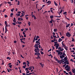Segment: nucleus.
<instances>
[{
  "instance_id": "1",
  "label": "nucleus",
  "mask_w": 75,
  "mask_h": 75,
  "mask_svg": "<svg viewBox=\"0 0 75 75\" xmlns=\"http://www.w3.org/2000/svg\"><path fill=\"white\" fill-rule=\"evenodd\" d=\"M65 68L66 69V71L68 72L70 71V67L69 66V65H67L65 67Z\"/></svg>"
},
{
  "instance_id": "2",
  "label": "nucleus",
  "mask_w": 75,
  "mask_h": 75,
  "mask_svg": "<svg viewBox=\"0 0 75 75\" xmlns=\"http://www.w3.org/2000/svg\"><path fill=\"white\" fill-rule=\"evenodd\" d=\"M56 51L57 52H58V55H61L62 54V52H61V51H59L58 50H56Z\"/></svg>"
},
{
  "instance_id": "3",
  "label": "nucleus",
  "mask_w": 75,
  "mask_h": 75,
  "mask_svg": "<svg viewBox=\"0 0 75 75\" xmlns=\"http://www.w3.org/2000/svg\"><path fill=\"white\" fill-rule=\"evenodd\" d=\"M34 47L35 48H38L39 47V48H41V45L39 44H35Z\"/></svg>"
},
{
  "instance_id": "4",
  "label": "nucleus",
  "mask_w": 75,
  "mask_h": 75,
  "mask_svg": "<svg viewBox=\"0 0 75 75\" xmlns=\"http://www.w3.org/2000/svg\"><path fill=\"white\" fill-rule=\"evenodd\" d=\"M57 63H59V64H61V63L62 62H64V61L63 60V59L60 60H58L57 61Z\"/></svg>"
},
{
  "instance_id": "5",
  "label": "nucleus",
  "mask_w": 75,
  "mask_h": 75,
  "mask_svg": "<svg viewBox=\"0 0 75 75\" xmlns=\"http://www.w3.org/2000/svg\"><path fill=\"white\" fill-rule=\"evenodd\" d=\"M71 35L70 34L69 32L66 33V36H67V37H69L71 36Z\"/></svg>"
},
{
  "instance_id": "6",
  "label": "nucleus",
  "mask_w": 75,
  "mask_h": 75,
  "mask_svg": "<svg viewBox=\"0 0 75 75\" xmlns=\"http://www.w3.org/2000/svg\"><path fill=\"white\" fill-rule=\"evenodd\" d=\"M46 3L48 4L47 5H50V4H51V1H48Z\"/></svg>"
},
{
  "instance_id": "7",
  "label": "nucleus",
  "mask_w": 75,
  "mask_h": 75,
  "mask_svg": "<svg viewBox=\"0 0 75 75\" xmlns=\"http://www.w3.org/2000/svg\"><path fill=\"white\" fill-rule=\"evenodd\" d=\"M59 57L61 59H62V58H64L65 57V56L63 55H60L59 56Z\"/></svg>"
},
{
  "instance_id": "8",
  "label": "nucleus",
  "mask_w": 75,
  "mask_h": 75,
  "mask_svg": "<svg viewBox=\"0 0 75 75\" xmlns=\"http://www.w3.org/2000/svg\"><path fill=\"white\" fill-rule=\"evenodd\" d=\"M5 24L6 25L5 27H8V25H7V21H5Z\"/></svg>"
},
{
  "instance_id": "9",
  "label": "nucleus",
  "mask_w": 75,
  "mask_h": 75,
  "mask_svg": "<svg viewBox=\"0 0 75 75\" xmlns=\"http://www.w3.org/2000/svg\"><path fill=\"white\" fill-rule=\"evenodd\" d=\"M64 63L67 64H69V62L68 60H66L65 62H64Z\"/></svg>"
},
{
  "instance_id": "10",
  "label": "nucleus",
  "mask_w": 75,
  "mask_h": 75,
  "mask_svg": "<svg viewBox=\"0 0 75 75\" xmlns=\"http://www.w3.org/2000/svg\"><path fill=\"white\" fill-rule=\"evenodd\" d=\"M5 33H7V31H8V30H7V27H5Z\"/></svg>"
},
{
  "instance_id": "11",
  "label": "nucleus",
  "mask_w": 75,
  "mask_h": 75,
  "mask_svg": "<svg viewBox=\"0 0 75 75\" xmlns=\"http://www.w3.org/2000/svg\"><path fill=\"white\" fill-rule=\"evenodd\" d=\"M52 9H53V8H50V11L51 13H52V14H54V12H53L52 10Z\"/></svg>"
},
{
  "instance_id": "12",
  "label": "nucleus",
  "mask_w": 75,
  "mask_h": 75,
  "mask_svg": "<svg viewBox=\"0 0 75 75\" xmlns=\"http://www.w3.org/2000/svg\"><path fill=\"white\" fill-rule=\"evenodd\" d=\"M64 49H65V50H66V51H67V50H68V47H66V46H65L64 47H63Z\"/></svg>"
},
{
  "instance_id": "13",
  "label": "nucleus",
  "mask_w": 75,
  "mask_h": 75,
  "mask_svg": "<svg viewBox=\"0 0 75 75\" xmlns=\"http://www.w3.org/2000/svg\"><path fill=\"white\" fill-rule=\"evenodd\" d=\"M40 41V39H39L37 41H36L35 42L36 44H38V42H39V41Z\"/></svg>"
},
{
  "instance_id": "14",
  "label": "nucleus",
  "mask_w": 75,
  "mask_h": 75,
  "mask_svg": "<svg viewBox=\"0 0 75 75\" xmlns=\"http://www.w3.org/2000/svg\"><path fill=\"white\" fill-rule=\"evenodd\" d=\"M57 43H58V42H54V43L55 44L54 45V46L57 45H58V44Z\"/></svg>"
},
{
  "instance_id": "15",
  "label": "nucleus",
  "mask_w": 75,
  "mask_h": 75,
  "mask_svg": "<svg viewBox=\"0 0 75 75\" xmlns=\"http://www.w3.org/2000/svg\"><path fill=\"white\" fill-rule=\"evenodd\" d=\"M64 41H62V45L63 47L65 46V45H64V43H63Z\"/></svg>"
},
{
  "instance_id": "16",
  "label": "nucleus",
  "mask_w": 75,
  "mask_h": 75,
  "mask_svg": "<svg viewBox=\"0 0 75 75\" xmlns=\"http://www.w3.org/2000/svg\"><path fill=\"white\" fill-rule=\"evenodd\" d=\"M62 41V39H61V38H60L58 40V42H60L61 41Z\"/></svg>"
},
{
  "instance_id": "17",
  "label": "nucleus",
  "mask_w": 75,
  "mask_h": 75,
  "mask_svg": "<svg viewBox=\"0 0 75 75\" xmlns=\"http://www.w3.org/2000/svg\"><path fill=\"white\" fill-rule=\"evenodd\" d=\"M64 60V61H67V57H65L64 58V59H63V60Z\"/></svg>"
},
{
  "instance_id": "18",
  "label": "nucleus",
  "mask_w": 75,
  "mask_h": 75,
  "mask_svg": "<svg viewBox=\"0 0 75 75\" xmlns=\"http://www.w3.org/2000/svg\"><path fill=\"white\" fill-rule=\"evenodd\" d=\"M55 46H56V49H58V47H59V46L58 45H55Z\"/></svg>"
},
{
  "instance_id": "19",
  "label": "nucleus",
  "mask_w": 75,
  "mask_h": 75,
  "mask_svg": "<svg viewBox=\"0 0 75 75\" xmlns=\"http://www.w3.org/2000/svg\"><path fill=\"white\" fill-rule=\"evenodd\" d=\"M42 63H40L39 64H40L41 65L42 67V68H43L44 67L43 66V64H42Z\"/></svg>"
},
{
  "instance_id": "20",
  "label": "nucleus",
  "mask_w": 75,
  "mask_h": 75,
  "mask_svg": "<svg viewBox=\"0 0 75 75\" xmlns=\"http://www.w3.org/2000/svg\"><path fill=\"white\" fill-rule=\"evenodd\" d=\"M63 14H65L64 16H67V12L66 11Z\"/></svg>"
},
{
  "instance_id": "21",
  "label": "nucleus",
  "mask_w": 75,
  "mask_h": 75,
  "mask_svg": "<svg viewBox=\"0 0 75 75\" xmlns=\"http://www.w3.org/2000/svg\"><path fill=\"white\" fill-rule=\"evenodd\" d=\"M36 48H35L34 51H38V47H36Z\"/></svg>"
},
{
  "instance_id": "22",
  "label": "nucleus",
  "mask_w": 75,
  "mask_h": 75,
  "mask_svg": "<svg viewBox=\"0 0 75 75\" xmlns=\"http://www.w3.org/2000/svg\"><path fill=\"white\" fill-rule=\"evenodd\" d=\"M12 16H13V12H12L11 13V14L10 17L12 18L13 17Z\"/></svg>"
},
{
  "instance_id": "23",
  "label": "nucleus",
  "mask_w": 75,
  "mask_h": 75,
  "mask_svg": "<svg viewBox=\"0 0 75 75\" xmlns=\"http://www.w3.org/2000/svg\"><path fill=\"white\" fill-rule=\"evenodd\" d=\"M54 4L55 6H58V4H57V3H56V2H55V1H54Z\"/></svg>"
},
{
  "instance_id": "24",
  "label": "nucleus",
  "mask_w": 75,
  "mask_h": 75,
  "mask_svg": "<svg viewBox=\"0 0 75 75\" xmlns=\"http://www.w3.org/2000/svg\"><path fill=\"white\" fill-rule=\"evenodd\" d=\"M49 23L51 24H52V19H51V21H50Z\"/></svg>"
},
{
  "instance_id": "25",
  "label": "nucleus",
  "mask_w": 75,
  "mask_h": 75,
  "mask_svg": "<svg viewBox=\"0 0 75 75\" xmlns=\"http://www.w3.org/2000/svg\"><path fill=\"white\" fill-rule=\"evenodd\" d=\"M14 10V8H13L12 9H11V12H13Z\"/></svg>"
},
{
  "instance_id": "26",
  "label": "nucleus",
  "mask_w": 75,
  "mask_h": 75,
  "mask_svg": "<svg viewBox=\"0 0 75 75\" xmlns=\"http://www.w3.org/2000/svg\"><path fill=\"white\" fill-rule=\"evenodd\" d=\"M50 18H51V19H52V18H54V16L52 15L51 16H50Z\"/></svg>"
},
{
  "instance_id": "27",
  "label": "nucleus",
  "mask_w": 75,
  "mask_h": 75,
  "mask_svg": "<svg viewBox=\"0 0 75 75\" xmlns=\"http://www.w3.org/2000/svg\"><path fill=\"white\" fill-rule=\"evenodd\" d=\"M7 54H8V55H9L11 54V53H10V52H7Z\"/></svg>"
},
{
  "instance_id": "28",
  "label": "nucleus",
  "mask_w": 75,
  "mask_h": 75,
  "mask_svg": "<svg viewBox=\"0 0 75 75\" xmlns=\"http://www.w3.org/2000/svg\"><path fill=\"white\" fill-rule=\"evenodd\" d=\"M72 72L73 73H75V70H74V69H72Z\"/></svg>"
},
{
  "instance_id": "29",
  "label": "nucleus",
  "mask_w": 75,
  "mask_h": 75,
  "mask_svg": "<svg viewBox=\"0 0 75 75\" xmlns=\"http://www.w3.org/2000/svg\"><path fill=\"white\" fill-rule=\"evenodd\" d=\"M17 2H18L17 5H18V6H19V5H20V1H18Z\"/></svg>"
},
{
  "instance_id": "30",
  "label": "nucleus",
  "mask_w": 75,
  "mask_h": 75,
  "mask_svg": "<svg viewBox=\"0 0 75 75\" xmlns=\"http://www.w3.org/2000/svg\"><path fill=\"white\" fill-rule=\"evenodd\" d=\"M54 32H56L57 31V29H54Z\"/></svg>"
},
{
  "instance_id": "31",
  "label": "nucleus",
  "mask_w": 75,
  "mask_h": 75,
  "mask_svg": "<svg viewBox=\"0 0 75 75\" xmlns=\"http://www.w3.org/2000/svg\"><path fill=\"white\" fill-rule=\"evenodd\" d=\"M16 16H20V14H18V13H16Z\"/></svg>"
},
{
  "instance_id": "32",
  "label": "nucleus",
  "mask_w": 75,
  "mask_h": 75,
  "mask_svg": "<svg viewBox=\"0 0 75 75\" xmlns=\"http://www.w3.org/2000/svg\"><path fill=\"white\" fill-rule=\"evenodd\" d=\"M69 25H70V24H67V25H66V27H69Z\"/></svg>"
},
{
  "instance_id": "33",
  "label": "nucleus",
  "mask_w": 75,
  "mask_h": 75,
  "mask_svg": "<svg viewBox=\"0 0 75 75\" xmlns=\"http://www.w3.org/2000/svg\"><path fill=\"white\" fill-rule=\"evenodd\" d=\"M72 40H71V41H72V42H74V41H75V39L73 38H72Z\"/></svg>"
},
{
  "instance_id": "34",
  "label": "nucleus",
  "mask_w": 75,
  "mask_h": 75,
  "mask_svg": "<svg viewBox=\"0 0 75 75\" xmlns=\"http://www.w3.org/2000/svg\"><path fill=\"white\" fill-rule=\"evenodd\" d=\"M6 59H8L9 60H10V59H11V58H10V57H7L6 58Z\"/></svg>"
},
{
  "instance_id": "35",
  "label": "nucleus",
  "mask_w": 75,
  "mask_h": 75,
  "mask_svg": "<svg viewBox=\"0 0 75 75\" xmlns=\"http://www.w3.org/2000/svg\"><path fill=\"white\" fill-rule=\"evenodd\" d=\"M64 49L63 48H62V49H60L59 51H63V50H64Z\"/></svg>"
},
{
  "instance_id": "36",
  "label": "nucleus",
  "mask_w": 75,
  "mask_h": 75,
  "mask_svg": "<svg viewBox=\"0 0 75 75\" xmlns=\"http://www.w3.org/2000/svg\"><path fill=\"white\" fill-rule=\"evenodd\" d=\"M55 17H58V18H60L61 17V16H54Z\"/></svg>"
},
{
  "instance_id": "37",
  "label": "nucleus",
  "mask_w": 75,
  "mask_h": 75,
  "mask_svg": "<svg viewBox=\"0 0 75 75\" xmlns=\"http://www.w3.org/2000/svg\"><path fill=\"white\" fill-rule=\"evenodd\" d=\"M31 24V22H28V24L29 26H30V24Z\"/></svg>"
},
{
  "instance_id": "38",
  "label": "nucleus",
  "mask_w": 75,
  "mask_h": 75,
  "mask_svg": "<svg viewBox=\"0 0 75 75\" xmlns=\"http://www.w3.org/2000/svg\"><path fill=\"white\" fill-rule=\"evenodd\" d=\"M53 40H54V41H58V40L56 39V38H54Z\"/></svg>"
},
{
  "instance_id": "39",
  "label": "nucleus",
  "mask_w": 75,
  "mask_h": 75,
  "mask_svg": "<svg viewBox=\"0 0 75 75\" xmlns=\"http://www.w3.org/2000/svg\"><path fill=\"white\" fill-rule=\"evenodd\" d=\"M62 11H63V10L62 9H61L60 10V14H61L62 13Z\"/></svg>"
},
{
  "instance_id": "40",
  "label": "nucleus",
  "mask_w": 75,
  "mask_h": 75,
  "mask_svg": "<svg viewBox=\"0 0 75 75\" xmlns=\"http://www.w3.org/2000/svg\"><path fill=\"white\" fill-rule=\"evenodd\" d=\"M37 58L38 59H41V57H40L39 56H38Z\"/></svg>"
},
{
  "instance_id": "41",
  "label": "nucleus",
  "mask_w": 75,
  "mask_h": 75,
  "mask_svg": "<svg viewBox=\"0 0 75 75\" xmlns=\"http://www.w3.org/2000/svg\"><path fill=\"white\" fill-rule=\"evenodd\" d=\"M69 74L70 75H72V73L71 71L69 72Z\"/></svg>"
},
{
  "instance_id": "42",
  "label": "nucleus",
  "mask_w": 75,
  "mask_h": 75,
  "mask_svg": "<svg viewBox=\"0 0 75 75\" xmlns=\"http://www.w3.org/2000/svg\"><path fill=\"white\" fill-rule=\"evenodd\" d=\"M2 65H4V60H2Z\"/></svg>"
},
{
  "instance_id": "43",
  "label": "nucleus",
  "mask_w": 75,
  "mask_h": 75,
  "mask_svg": "<svg viewBox=\"0 0 75 75\" xmlns=\"http://www.w3.org/2000/svg\"><path fill=\"white\" fill-rule=\"evenodd\" d=\"M12 24L13 25H16V23H12Z\"/></svg>"
},
{
  "instance_id": "44",
  "label": "nucleus",
  "mask_w": 75,
  "mask_h": 75,
  "mask_svg": "<svg viewBox=\"0 0 75 75\" xmlns=\"http://www.w3.org/2000/svg\"><path fill=\"white\" fill-rule=\"evenodd\" d=\"M41 54H42V55L44 54V52H42V51H40Z\"/></svg>"
},
{
  "instance_id": "45",
  "label": "nucleus",
  "mask_w": 75,
  "mask_h": 75,
  "mask_svg": "<svg viewBox=\"0 0 75 75\" xmlns=\"http://www.w3.org/2000/svg\"><path fill=\"white\" fill-rule=\"evenodd\" d=\"M62 55L65 56V55H66V54H65V53L63 52V54Z\"/></svg>"
},
{
  "instance_id": "46",
  "label": "nucleus",
  "mask_w": 75,
  "mask_h": 75,
  "mask_svg": "<svg viewBox=\"0 0 75 75\" xmlns=\"http://www.w3.org/2000/svg\"><path fill=\"white\" fill-rule=\"evenodd\" d=\"M25 71H28V69L27 68H25Z\"/></svg>"
},
{
  "instance_id": "47",
  "label": "nucleus",
  "mask_w": 75,
  "mask_h": 75,
  "mask_svg": "<svg viewBox=\"0 0 75 75\" xmlns=\"http://www.w3.org/2000/svg\"><path fill=\"white\" fill-rule=\"evenodd\" d=\"M12 66H13L12 65H10L9 66V67H10V68H12Z\"/></svg>"
},
{
  "instance_id": "48",
  "label": "nucleus",
  "mask_w": 75,
  "mask_h": 75,
  "mask_svg": "<svg viewBox=\"0 0 75 75\" xmlns=\"http://www.w3.org/2000/svg\"><path fill=\"white\" fill-rule=\"evenodd\" d=\"M15 52V50H13V51L12 52V54L13 55L14 54V53Z\"/></svg>"
},
{
  "instance_id": "49",
  "label": "nucleus",
  "mask_w": 75,
  "mask_h": 75,
  "mask_svg": "<svg viewBox=\"0 0 75 75\" xmlns=\"http://www.w3.org/2000/svg\"><path fill=\"white\" fill-rule=\"evenodd\" d=\"M24 16V15H21L20 16V17L21 18H22V17H23Z\"/></svg>"
},
{
  "instance_id": "50",
  "label": "nucleus",
  "mask_w": 75,
  "mask_h": 75,
  "mask_svg": "<svg viewBox=\"0 0 75 75\" xmlns=\"http://www.w3.org/2000/svg\"><path fill=\"white\" fill-rule=\"evenodd\" d=\"M23 35H25V31H24L23 33Z\"/></svg>"
},
{
  "instance_id": "51",
  "label": "nucleus",
  "mask_w": 75,
  "mask_h": 75,
  "mask_svg": "<svg viewBox=\"0 0 75 75\" xmlns=\"http://www.w3.org/2000/svg\"><path fill=\"white\" fill-rule=\"evenodd\" d=\"M70 47H74V45H71L70 46Z\"/></svg>"
},
{
  "instance_id": "52",
  "label": "nucleus",
  "mask_w": 75,
  "mask_h": 75,
  "mask_svg": "<svg viewBox=\"0 0 75 75\" xmlns=\"http://www.w3.org/2000/svg\"><path fill=\"white\" fill-rule=\"evenodd\" d=\"M61 49H62V48H61V47H59L58 48V50H61Z\"/></svg>"
},
{
  "instance_id": "53",
  "label": "nucleus",
  "mask_w": 75,
  "mask_h": 75,
  "mask_svg": "<svg viewBox=\"0 0 75 75\" xmlns=\"http://www.w3.org/2000/svg\"><path fill=\"white\" fill-rule=\"evenodd\" d=\"M51 42H55V40H52L51 41Z\"/></svg>"
},
{
  "instance_id": "54",
  "label": "nucleus",
  "mask_w": 75,
  "mask_h": 75,
  "mask_svg": "<svg viewBox=\"0 0 75 75\" xmlns=\"http://www.w3.org/2000/svg\"><path fill=\"white\" fill-rule=\"evenodd\" d=\"M26 62H27L28 64H30V62H29L28 61H27Z\"/></svg>"
},
{
  "instance_id": "55",
  "label": "nucleus",
  "mask_w": 75,
  "mask_h": 75,
  "mask_svg": "<svg viewBox=\"0 0 75 75\" xmlns=\"http://www.w3.org/2000/svg\"><path fill=\"white\" fill-rule=\"evenodd\" d=\"M71 61H72L73 62H74V61L72 59H71Z\"/></svg>"
},
{
  "instance_id": "56",
  "label": "nucleus",
  "mask_w": 75,
  "mask_h": 75,
  "mask_svg": "<svg viewBox=\"0 0 75 75\" xmlns=\"http://www.w3.org/2000/svg\"><path fill=\"white\" fill-rule=\"evenodd\" d=\"M61 38H62V39H63L64 38H65L64 37V36H62L61 37Z\"/></svg>"
},
{
  "instance_id": "57",
  "label": "nucleus",
  "mask_w": 75,
  "mask_h": 75,
  "mask_svg": "<svg viewBox=\"0 0 75 75\" xmlns=\"http://www.w3.org/2000/svg\"><path fill=\"white\" fill-rule=\"evenodd\" d=\"M21 57L22 58H24V57H23V56L22 55H21Z\"/></svg>"
},
{
  "instance_id": "58",
  "label": "nucleus",
  "mask_w": 75,
  "mask_h": 75,
  "mask_svg": "<svg viewBox=\"0 0 75 75\" xmlns=\"http://www.w3.org/2000/svg\"><path fill=\"white\" fill-rule=\"evenodd\" d=\"M13 22H14V23H16V20H13Z\"/></svg>"
},
{
  "instance_id": "59",
  "label": "nucleus",
  "mask_w": 75,
  "mask_h": 75,
  "mask_svg": "<svg viewBox=\"0 0 75 75\" xmlns=\"http://www.w3.org/2000/svg\"><path fill=\"white\" fill-rule=\"evenodd\" d=\"M11 3V2H7V3L8 4H9V5Z\"/></svg>"
},
{
  "instance_id": "60",
  "label": "nucleus",
  "mask_w": 75,
  "mask_h": 75,
  "mask_svg": "<svg viewBox=\"0 0 75 75\" xmlns=\"http://www.w3.org/2000/svg\"><path fill=\"white\" fill-rule=\"evenodd\" d=\"M37 55H41V54H40V53H38Z\"/></svg>"
},
{
  "instance_id": "61",
  "label": "nucleus",
  "mask_w": 75,
  "mask_h": 75,
  "mask_svg": "<svg viewBox=\"0 0 75 75\" xmlns=\"http://www.w3.org/2000/svg\"><path fill=\"white\" fill-rule=\"evenodd\" d=\"M21 19V18H18V21H20H20Z\"/></svg>"
},
{
  "instance_id": "62",
  "label": "nucleus",
  "mask_w": 75,
  "mask_h": 75,
  "mask_svg": "<svg viewBox=\"0 0 75 75\" xmlns=\"http://www.w3.org/2000/svg\"><path fill=\"white\" fill-rule=\"evenodd\" d=\"M21 42H22V43H23V44H25V42H24V41H21Z\"/></svg>"
},
{
  "instance_id": "63",
  "label": "nucleus",
  "mask_w": 75,
  "mask_h": 75,
  "mask_svg": "<svg viewBox=\"0 0 75 75\" xmlns=\"http://www.w3.org/2000/svg\"><path fill=\"white\" fill-rule=\"evenodd\" d=\"M26 67H25L24 66H23V69H25V68H26Z\"/></svg>"
},
{
  "instance_id": "64",
  "label": "nucleus",
  "mask_w": 75,
  "mask_h": 75,
  "mask_svg": "<svg viewBox=\"0 0 75 75\" xmlns=\"http://www.w3.org/2000/svg\"><path fill=\"white\" fill-rule=\"evenodd\" d=\"M71 57H75V54L74 55H71Z\"/></svg>"
}]
</instances>
